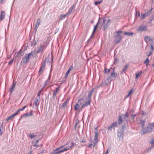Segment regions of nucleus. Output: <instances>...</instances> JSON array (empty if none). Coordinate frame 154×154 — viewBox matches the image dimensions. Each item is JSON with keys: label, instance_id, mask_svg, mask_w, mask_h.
Here are the masks:
<instances>
[{"label": "nucleus", "instance_id": "obj_1", "mask_svg": "<svg viewBox=\"0 0 154 154\" xmlns=\"http://www.w3.org/2000/svg\"><path fill=\"white\" fill-rule=\"evenodd\" d=\"M74 144L73 142H70L67 143L66 145H61L59 147L56 149V150H58L64 147L63 149H61L62 152L67 151L68 150H71V149L74 146Z\"/></svg>", "mask_w": 154, "mask_h": 154}, {"label": "nucleus", "instance_id": "obj_2", "mask_svg": "<svg viewBox=\"0 0 154 154\" xmlns=\"http://www.w3.org/2000/svg\"><path fill=\"white\" fill-rule=\"evenodd\" d=\"M94 91V89L92 88L90 91L88 92V97L87 98H86V100L87 101L84 104L82 105L81 108V109H82L85 106H87L90 105L91 98V96Z\"/></svg>", "mask_w": 154, "mask_h": 154}, {"label": "nucleus", "instance_id": "obj_3", "mask_svg": "<svg viewBox=\"0 0 154 154\" xmlns=\"http://www.w3.org/2000/svg\"><path fill=\"white\" fill-rule=\"evenodd\" d=\"M122 32L121 31H118L116 32V33L117 34V35L115 37V39L114 41L115 43L117 44L119 42L122 40V37L121 35L120 34L122 33Z\"/></svg>", "mask_w": 154, "mask_h": 154}, {"label": "nucleus", "instance_id": "obj_4", "mask_svg": "<svg viewBox=\"0 0 154 154\" xmlns=\"http://www.w3.org/2000/svg\"><path fill=\"white\" fill-rule=\"evenodd\" d=\"M32 55V52L28 54H26L24 56V57L22 58L23 62L25 63H27L29 61L30 56Z\"/></svg>", "mask_w": 154, "mask_h": 154}, {"label": "nucleus", "instance_id": "obj_5", "mask_svg": "<svg viewBox=\"0 0 154 154\" xmlns=\"http://www.w3.org/2000/svg\"><path fill=\"white\" fill-rule=\"evenodd\" d=\"M60 90V87L58 86L56 88L55 90H54L53 91V94L52 96L53 98L54 99L56 97V94L58 93V92Z\"/></svg>", "mask_w": 154, "mask_h": 154}, {"label": "nucleus", "instance_id": "obj_6", "mask_svg": "<svg viewBox=\"0 0 154 154\" xmlns=\"http://www.w3.org/2000/svg\"><path fill=\"white\" fill-rule=\"evenodd\" d=\"M144 131L146 133H149L152 131L153 129L151 125H149L145 128H144Z\"/></svg>", "mask_w": 154, "mask_h": 154}, {"label": "nucleus", "instance_id": "obj_7", "mask_svg": "<svg viewBox=\"0 0 154 154\" xmlns=\"http://www.w3.org/2000/svg\"><path fill=\"white\" fill-rule=\"evenodd\" d=\"M45 61L42 63L41 67L38 72L39 73H41L44 71L45 69Z\"/></svg>", "mask_w": 154, "mask_h": 154}, {"label": "nucleus", "instance_id": "obj_8", "mask_svg": "<svg viewBox=\"0 0 154 154\" xmlns=\"http://www.w3.org/2000/svg\"><path fill=\"white\" fill-rule=\"evenodd\" d=\"M46 48V47L43 45H40L37 51V53H38L40 52H43L44 50Z\"/></svg>", "mask_w": 154, "mask_h": 154}, {"label": "nucleus", "instance_id": "obj_9", "mask_svg": "<svg viewBox=\"0 0 154 154\" xmlns=\"http://www.w3.org/2000/svg\"><path fill=\"white\" fill-rule=\"evenodd\" d=\"M16 84V82L13 81V83L12 84L10 89V91H11V93L13 91L14 89L15 86Z\"/></svg>", "mask_w": 154, "mask_h": 154}, {"label": "nucleus", "instance_id": "obj_10", "mask_svg": "<svg viewBox=\"0 0 154 154\" xmlns=\"http://www.w3.org/2000/svg\"><path fill=\"white\" fill-rule=\"evenodd\" d=\"M147 30V27L146 26H139L137 29L138 31H146Z\"/></svg>", "mask_w": 154, "mask_h": 154}, {"label": "nucleus", "instance_id": "obj_11", "mask_svg": "<svg viewBox=\"0 0 154 154\" xmlns=\"http://www.w3.org/2000/svg\"><path fill=\"white\" fill-rule=\"evenodd\" d=\"M17 115V113H15L14 114H13L12 115L10 116L8 118H7L6 119V121H8L9 120H12L13 119L14 117V116H16Z\"/></svg>", "mask_w": 154, "mask_h": 154}, {"label": "nucleus", "instance_id": "obj_12", "mask_svg": "<svg viewBox=\"0 0 154 154\" xmlns=\"http://www.w3.org/2000/svg\"><path fill=\"white\" fill-rule=\"evenodd\" d=\"M73 69V64H72V65H71L70 66L69 69L66 72V74L65 75V78H66L67 77L70 71H71V70L72 69Z\"/></svg>", "mask_w": 154, "mask_h": 154}, {"label": "nucleus", "instance_id": "obj_13", "mask_svg": "<svg viewBox=\"0 0 154 154\" xmlns=\"http://www.w3.org/2000/svg\"><path fill=\"white\" fill-rule=\"evenodd\" d=\"M144 40L146 43L149 42H153L151 38L148 36H146L144 38Z\"/></svg>", "mask_w": 154, "mask_h": 154}, {"label": "nucleus", "instance_id": "obj_14", "mask_svg": "<svg viewBox=\"0 0 154 154\" xmlns=\"http://www.w3.org/2000/svg\"><path fill=\"white\" fill-rule=\"evenodd\" d=\"M5 15V12L4 11H2L0 15V20H2L4 18Z\"/></svg>", "mask_w": 154, "mask_h": 154}, {"label": "nucleus", "instance_id": "obj_15", "mask_svg": "<svg viewBox=\"0 0 154 154\" xmlns=\"http://www.w3.org/2000/svg\"><path fill=\"white\" fill-rule=\"evenodd\" d=\"M42 22V21L41 20V19H38L37 20V23L35 24V29H37V28H38V27L39 26V25L40 24V23L41 22Z\"/></svg>", "mask_w": 154, "mask_h": 154}, {"label": "nucleus", "instance_id": "obj_16", "mask_svg": "<svg viewBox=\"0 0 154 154\" xmlns=\"http://www.w3.org/2000/svg\"><path fill=\"white\" fill-rule=\"evenodd\" d=\"M149 12L147 11L146 13H145L144 14H142L141 15V20H143L146 17L148 16L149 15Z\"/></svg>", "mask_w": 154, "mask_h": 154}, {"label": "nucleus", "instance_id": "obj_17", "mask_svg": "<svg viewBox=\"0 0 154 154\" xmlns=\"http://www.w3.org/2000/svg\"><path fill=\"white\" fill-rule=\"evenodd\" d=\"M95 135L94 136V142L97 143V137L98 136V132L97 131V130L96 129V131L95 132Z\"/></svg>", "mask_w": 154, "mask_h": 154}, {"label": "nucleus", "instance_id": "obj_18", "mask_svg": "<svg viewBox=\"0 0 154 154\" xmlns=\"http://www.w3.org/2000/svg\"><path fill=\"white\" fill-rule=\"evenodd\" d=\"M75 6L73 5L72 7H71L69 9L68 12L66 14V15H69L70 14L72 10L75 8Z\"/></svg>", "mask_w": 154, "mask_h": 154}, {"label": "nucleus", "instance_id": "obj_19", "mask_svg": "<svg viewBox=\"0 0 154 154\" xmlns=\"http://www.w3.org/2000/svg\"><path fill=\"white\" fill-rule=\"evenodd\" d=\"M122 117V116H120L119 117V119H118V122L119 124H121L123 122Z\"/></svg>", "mask_w": 154, "mask_h": 154}, {"label": "nucleus", "instance_id": "obj_20", "mask_svg": "<svg viewBox=\"0 0 154 154\" xmlns=\"http://www.w3.org/2000/svg\"><path fill=\"white\" fill-rule=\"evenodd\" d=\"M69 102V100L67 99L64 102L62 106V107L64 108L67 104Z\"/></svg>", "mask_w": 154, "mask_h": 154}, {"label": "nucleus", "instance_id": "obj_21", "mask_svg": "<svg viewBox=\"0 0 154 154\" xmlns=\"http://www.w3.org/2000/svg\"><path fill=\"white\" fill-rule=\"evenodd\" d=\"M38 140H37L35 142V144L34 145L35 149L38 148L39 147L40 145L38 144Z\"/></svg>", "mask_w": 154, "mask_h": 154}, {"label": "nucleus", "instance_id": "obj_22", "mask_svg": "<svg viewBox=\"0 0 154 154\" xmlns=\"http://www.w3.org/2000/svg\"><path fill=\"white\" fill-rule=\"evenodd\" d=\"M80 106L78 104H76L74 106V109L75 110H77L79 109Z\"/></svg>", "mask_w": 154, "mask_h": 154}, {"label": "nucleus", "instance_id": "obj_23", "mask_svg": "<svg viewBox=\"0 0 154 154\" xmlns=\"http://www.w3.org/2000/svg\"><path fill=\"white\" fill-rule=\"evenodd\" d=\"M57 150H56V149L54 150V151H53L51 153V154H58L60 153L61 152H62L61 151V150H59V151H58L57 152H56V151H57Z\"/></svg>", "mask_w": 154, "mask_h": 154}, {"label": "nucleus", "instance_id": "obj_24", "mask_svg": "<svg viewBox=\"0 0 154 154\" xmlns=\"http://www.w3.org/2000/svg\"><path fill=\"white\" fill-rule=\"evenodd\" d=\"M97 143L94 142L93 143H91L89 144V145L87 146L88 147L91 148L92 146L94 147L96 145Z\"/></svg>", "mask_w": 154, "mask_h": 154}, {"label": "nucleus", "instance_id": "obj_25", "mask_svg": "<svg viewBox=\"0 0 154 154\" xmlns=\"http://www.w3.org/2000/svg\"><path fill=\"white\" fill-rule=\"evenodd\" d=\"M142 72L141 71H140L139 72L137 73H135L136 78V79H137L138 78V77L139 76H140V75H141V74Z\"/></svg>", "mask_w": 154, "mask_h": 154}, {"label": "nucleus", "instance_id": "obj_26", "mask_svg": "<svg viewBox=\"0 0 154 154\" xmlns=\"http://www.w3.org/2000/svg\"><path fill=\"white\" fill-rule=\"evenodd\" d=\"M145 121L144 120H140V123L142 127L143 128L144 126Z\"/></svg>", "mask_w": 154, "mask_h": 154}, {"label": "nucleus", "instance_id": "obj_27", "mask_svg": "<svg viewBox=\"0 0 154 154\" xmlns=\"http://www.w3.org/2000/svg\"><path fill=\"white\" fill-rule=\"evenodd\" d=\"M128 113L126 112L124 115H122L121 116L123 117L124 119H125L126 117H128Z\"/></svg>", "mask_w": 154, "mask_h": 154}, {"label": "nucleus", "instance_id": "obj_28", "mask_svg": "<svg viewBox=\"0 0 154 154\" xmlns=\"http://www.w3.org/2000/svg\"><path fill=\"white\" fill-rule=\"evenodd\" d=\"M124 34L125 35H128V36H129L133 35L134 34V33L133 32H125L124 33Z\"/></svg>", "mask_w": 154, "mask_h": 154}, {"label": "nucleus", "instance_id": "obj_29", "mask_svg": "<svg viewBox=\"0 0 154 154\" xmlns=\"http://www.w3.org/2000/svg\"><path fill=\"white\" fill-rule=\"evenodd\" d=\"M149 58H146L144 62V63L146 65V66H147L149 64Z\"/></svg>", "mask_w": 154, "mask_h": 154}, {"label": "nucleus", "instance_id": "obj_30", "mask_svg": "<svg viewBox=\"0 0 154 154\" xmlns=\"http://www.w3.org/2000/svg\"><path fill=\"white\" fill-rule=\"evenodd\" d=\"M99 22H98L97 23V24L94 26V29L93 32H92V34H94V33L95 30L97 29V25L99 24Z\"/></svg>", "mask_w": 154, "mask_h": 154}, {"label": "nucleus", "instance_id": "obj_31", "mask_svg": "<svg viewBox=\"0 0 154 154\" xmlns=\"http://www.w3.org/2000/svg\"><path fill=\"white\" fill-rule=\"evenodd\" d=\"M27 106H24L21 109H18L17 111V112H16V113H17V114H18V112L20 111H23L24 110V109L26 107H27Z\"/></svg>", "mask_w": 154, "mask_h": 154}, {"label": "nucleus", "instance_id": "obj_32", "mask_svg": "<svg viewBox=\"0 0 154 154\" xmlns=\"http://www.w3.org/2000/svg\"><path fill=\"white\" fill-rule=\"evenodd\" d=\"M38 99L34 100V104H35V106H37L38 105L39 103H38Z\"/></svg>", "mask_w": 154, "mask_h": 154}, {"label": "nucleus", "instance_id": "obj_33", "mask_svg": "<svg viewBox=\"0 0 154 154\" xmlns=\"http://www.w3.org/2000/svg\"><path fill=\"white\" fill-rule=\"evenodd\" d=\"M84 99H79L78 100V103H79L80 104H82L83 102H82V101H84Z\"/></svg>", "mask_w": 154, "mask_h": 154}, {"label": "nucleus", "instance_id": "obj_34", "mask_svg": "<svg viewBox=\"0 0 154 154\" xmlns=\"http://www.w3.org/2000/svg\"><path fill=\"white\" fill-rule=\"evenodd\" d=\"M14 60V59H11L8 62V65H11L13 63Z\"/></svg>", "mask_w": 154, "mask_h": 154}, {"label": "nucleus", "instance_id": "obj_35", "mask_svg": "<svg viewBox=\"0 0 154 154\" xmlns=\"http://www.w3.org/2000/svg\"><path fill=\"white\" fill-rule=\"evenodd\" d=\"M117 125V123L116 122H114L111 125L112 127L113 128H114L115 126H116Z\"/></svg>", "mask_w": 154, "mask_h": 154}, {"label": "nucleus", "instance_id": "obj_36", "mask_svg": "<svg viewBox=\"0 0 154 154\" xmlns=\"http://www.w3.org/2000/svg\"><path fill=\"white\" fill-rule=\"evenodd\" d=\"M103 1V0H101L100 1L96 2H94V4L95 5H97L98 4L101 3Z\"/></svg>", "mask_w": 154, "mask_h": 154}, {"label": "nucleus", "instance_id": "obj_37", "mask_svg": "<svg viewBox=\"0 0 154 154\" xmlns=\"http://www.w3.org/2000/svg\"><path fill=\"white\" fill-rule=\"evenodd\" d=\"M67 15H66H66H61L60 19V20H62V19L65 18Z\"/></svg>", "mask_w": 154, "mask_h": 154}, {"label": "nucleus", "instance_id": "obj_38", "mask_svg": "<svg viewBox=\"0 0 154 154\" xmlns=\"http://www.w3.org/2000/svg\"><path fill=\"white\" fill-rule=\"evenodd\" d=\"M128 65H127L125 66V68L124 69H123L122 70V72H125L126 71L127 69L128 68Z\"/></svg>", "mask_w": 154, "mask_h": 154}, {"label": "nucleus", "instance_id": "obj_39", "mask_svg": "<svg viewBox=\"0 0 154 154\" xmlns=\"http://www.w3.org/2000/svg\"><path fill=\"white\" fill-rule=\"evenodd\" d=\"M133 91V90L132 89L130 91H129L128 94L127 95L126 97H128L132 93Z\"/></svg>", "mask_w": 154, "mask_h": 154}, {"label": "nucleus", "instance_id": "obj_40", "mask_svg": "<svg viewBox=\"0 0 154 154\" xmlns=\"http://www.w3.org/2000/svg\"><path fill=\"white\" fill-rule=\"evenodd\" d=\"M3 128V124H2L1 125V127H0V136L2 134V133L1 131V129H2Z\"/></svg>", "mask_w": 154, "mask_h": 154}, {"label": "nucleus", "instance_id": "obj_41", "mask_svg": "<svg viewBox=\"0 0 154 154\" xmlns=\"http://www.w3.org/2000/svg\"><path fill=\"white\" fill-rule=\"evenodd\" d=\"M42 90H40L38 92V94H37L38 96L39 97L40 96V95H41V92H42Z\"/></svg>", "mask_w": 154, "mask_h": 154}, {"label": "nucleus", "instance_id": "obj_42", "mask_svg": "<svg viewBox=\"0 0 154 154\" xmlns=\"http://www.w3.org/2000/svg\"><path fill=\"white\" fill-rule=\"evenodd\" d=\"M35 136L33 134H30L29 135V137L31 139L33 138Z\"/></svg>", "mask_w": 154, "mask_h": 154}, {"label": "nucleus", "instance_id": "obj_43", "mask_svg": "<svg viewBox=\"0 0 154 154\" xmlns=\"http://www.w3.org/2000/svg\"><path fill=\"white\" fill-rule=\"evenodd\" d=\"M109 71H110L109 69H106L104 70V71L106 73H108L109 72Z\"/></svg>", "mask_w": 154, "mask_h": 154}, {"label": "nucleus", "instance_id": "obj_44", "mask_svg": "<svg viewBox=\"0 0 154 154\" xmlns=\"http://www.w3.org/2000/svg\"><path fill=\"white\" fill-rule=\"evenodd\" d=\"M116 75H117L114 72H113L111 74V76H114V77H115Z\"/></svg>", "mask_w": 154, "mask_h": 154}, {"label": "nucleus", "instance_id": "obj_45", "mask_svg": "<svg viewBox=\"0 0 154 154\" xmlns=\"http://www.w3.org/2000/svg\"><path fill=\"white\" fill-rule=\"evenodd\" d=\"M112 128H113L112 127L111 125L109 126L108 128V129L110 130H111Z\"/></svg>", "mask_w": 154, "mask_h": 154}, {"label": "nucleus", "instance_id": "obj_46", "mask_svg": "<svg viewBox=\"0 0 154 154\" xmlns=\"http://www.w3.org/2000/svg\"><path fill=\"white\" fill-rule=\"evenodd\" d=\"M81 141L82 142L84 143L85 142V140L84 139H81Z\"/></svg>", "mask_w": 154, "mask_h": 154}, {"label": "nucleus", "instance_id": "obj_47", "mask_svg": "<svg viewBox=\"0 0 154 154\" xmlns=\"http://www.w3.org/2000/svg\"><path fill=\"white\" fill-rule=\"evenodd\" d=\"M152 52H150L149 54H148V55H147V56L149 57V56H150L151 55V54H152Z\"/></svg>", "mask_w": 154, "mask_h": 154}, {"label": "nucleus", "instance_id": "obj_48", "mask_svg": "<svg viewBox=\"0 0 154 154\" xmlns=\"http://www.w3.org/2000/svg\"><path fill=\"white\" fill-rule=\"evenodd\" d=\"M32 115H33V114H32V112L29 113V114L27 115H28V116H32Z\"/></svg>", "mask_w": 154, "mask_h": 154}, {"label": "nucleus", "instance_id": "obj_49", "mask_svg": "<svg viewBox=\"0 0 154 154\" xmlns=\"http://www.w3.org/2000/svg\"><path fill=\"white\" fill-rule=\"evenodd\" d=\"M151 49L152 50V51H153V46L152 45H151Z\"/></svg>", "mask_w": 154, "mask_h": 154}, {"label": "nucleus", "instance_id": "obj_50", "mask_svg": "<svg viewBox=\"0 0 154 154\" xmlns=\"http://www.w3.org/2000/svg\"><path fill=\"white\" fill-rule=\"evenodd\" d=\"M153 129H154V123L151 125Z\"/></svg>", "mask_w": 154, "mask_h": 154}, {"label": "nucleus", "instance_id": "obj_51", "mask_svg": "<svg viewBox=\"0 0 154 154\" xmlns=\"http://www.w3.org/2000/svg\"><path fill=\"white\" fill-rule=\"evenodd\" d=\"M108 153V149H107L106 150V153L104 154H107Z\"/></svg>", "mask_w": 154, "mask_h": 154}, {"label": "nucleus", "instance_id": "obj_52", "mask_svg": "<svg viewBox=\"0 0 154 154\" xmlns=\"http://www.w3.org/2000/svg\"><path fill=\"white\" fill-rule=\"evenodd\" d=\"M50 79V78L49 77L48 78V79L46 81V83L48 81V80H49Z\"/></svg>", "mask_w": 154, "mask_h": 154}, {"label": "nucleus", "instance_id": "obj_53", "mask_svg": "<svg viewBox=\"0 0 154 154\" xmlns=\"http://www.w3.org/2000/svg\"><path fill=\"white\" fill-rule=\"evenodd\" d=\"M78 122H77L75 124V128L76 127V125H77V123H78Z\"/></svg>", "mask_w": 154, "mask_h": 154}, {"label": "nucleus", "instance_id": "obj_54", "mask_svg": "<svg viewBox=\"0 0 154 154\" xmlns=\"http://www.w3.org/2000/svg\"><path fill=\"white\" fill-rule=\"evenodd\" d=\"M138 15L139 16H140V12H138Z\"/></svg>", "mask_w": 154, "mask_h": 154}, {"label": "nucleus", "instance_id": "obj_55", "mask_svg": "<svg viewBox=\"0 0 154 154\" xmlns=\"http://www.w3.org/2000/svg\"><path fill=\"white\" fill-rule=\"evenodd\" d=\"M105 20H103V23H104L105 22Z\"/></svg>", "mask_w": 154, "mask_h": 154}, {"label": "nucleus", "instance_id": "obj_56", "mask_svg": "<svg viewBox=\"0 0 154 154\" xmlns=\"http://www.w3.org/2000/svg\"><path fill=\"white\" fill-rule=\"evenodd\" d=\"M109 21H110V20H109L108 21V23L109 22Z\"/></svg>", "mask_w": 154, "mask_h": 154}, {"label": "nucleus", "instance_id": "obj_57", "mask_svg": "<svg viewBox=\"0 0 154 154\" xmlns=\"http://www.w3.org/2000/svg\"><path fill=\"white\" fill-rule=\"evenodd\" d=\"M153 66H154V64H153Z\"/></svg>", "mask_w": 154, "mask_h": 154}]
</instances>
